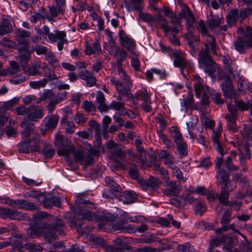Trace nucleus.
<instances>
[{
  "label": "nucleus",
  "mask_w": 252,
  "mask_h": 252,
  "mask_svg": "<svg viewBox=\"0 0 252 252\" xmlns=\"http://www.w3.org/2000/svg\"><path fill=\"white\" fill-rule=\"evenodd\" d=\"M79 77L86 81L87 86L92 87L96 83V79L93 76V73L88 70H83L79 73Z\"/></svg>",
  "instance_id": "f3484780"
},
{
  "label": "nucleus",
  "mask_w": 252,
  "mask_h": 252,
  "mask_svg": "<svg viewBox=\"0 0 252 252\" xmlns=\"http://www.w3.org/2000/svg\"><path fill=\"white\" fill-rule=\"evenodd\" d=\"M73 154V156L76 160L80 163L84 165H91L94 163V158L90 155L86 153L82 149H77L70 152Z\"/></svg>",
  "instance_id": "0eeeda50"
},
{
  "label": "nucleus",
  "mask_w": 252,
  "mask_h": 252,
  "mask_svg": "<svg viewBox=\"0 0 252 252\" xmlns=\"http://www.w3.org/2000/svg\"><path fill=\"white\" fill-rule=\"evenodd\" d=\"M117 71L119 76L126 82L127 86L132 85V81L129 76L124 70L122 66H117Z\"/></svg>",
  "instance_id": "c03bdc74"
},
{
  "label": "nucleus",
  "mask_w": 252,
  "mask_h": 252,
  "mask_svg": "<svg viewBox=\"0 0 252 252\" xmlns=\"http://www.w3.org/2000/svg\"><path fill=\"white\" fill-rule=\"evenodd\" d=\"M127 54L124 49L119 47L114 56L117 61V66H122V63L126 61Z\"/></svg>",
  "instance_id": "f704fd0d"
},
{
  "label": "nucleus",
  "mask_w": 252,
  "mask_h": 252,
  "mask_svg": "<svg viewBox=\"0 0 252 252\" xmlns=\"http://www.w3.org/2000/svg\"><path fill=\"white\" fill-rule=\"evenodd\" d=\"M236 187V184H233V185H232V187H228L226 189H221V192L219 194H218L217 198H218L219 202L223 205H227L229 195V192L233 190Z\"/></svg>",
  "instance_id": "4be33fe9"
},
{
  "label": "nucleus",
  "mask_w": 252,
  "mask_h": 252,
  "mask_svg": "<svg viewBox=\"0 0 252 252\" xmlns=\"http://www.w3.org/2000/svg\"><path fill=\"white\" fill-rule=\"evenodd\" d=\"M245 35L246 38L245 42L247 47H252V29L248 28Z\"/></svg>",
  "instance_id": "774afa93"
},
{
  "label": "nucleus",
  "mask_w": 252,
  "mask_h": 252,
  "mask_svg": "<svg viewBox=\"0 0 252 252\" xmlns=\"http://www.w3.org/2000/svg\"><path fill=\"white\" fill-rule=\"evenodd\" d=\"M229 229L232 230L234 232L237 233L241 235L243 238H245L244 235L239 232V231L238 229L235 228L234 224H230L227 225L223 226L220 228L217 229L216 230V232L217 234H219L222 233L226 231H227Z\"/></svg>",
  "instance_id": "09e8293b"
},
{
  "label": "nucleus",
  "mask_w": 252,
  "mask_h": 252,
  "mask_svg": "<svg viewBox=\"0 0 252 252\" xmlns=\"http://www.w3.org/2000/svg\"><path fill=\"white\" fill-rule=\"evenodd\" d=\"M130 58L131 59V65L135 70L138 71L140 69V62L138 60V55L135 52L131 53Z\"/></svg>",
  "instance_id": "3c124183"
},
{
  "label": "nucleus",
  "mask_w": 252,
  "mask_h": 252,
  "mask_svg": "<svg viewBox=\"0 0 252 252\" xmlns=\"http://www.w3.org/2000/svg\"><path fill=\"white\" fill-rule=\"evenodd\" d=\"M5 203L19 209L30 210H37L38 209L37 206L25 200H15L11 199H6Z\"/></svg>",
  "instance_id": "1a4fd4ad"
},
{
  "label": "nucleus",
  "mask_w": 252,
  "mask_h": 252,
  "mask_svg": "<svg viewBox=\"0 0 252 252\" xmlns=\"http://www.w3.org/2000/svg\"><path fill=\"white\" fill-rule=\"evenodd\" d=\"M48 83L47 78H43L38 81H31L30 82V86L34 89H38L40 88L45 87Z\"/></svg>",
  "instance_id": "603ef678"
},
{
  "label": "nucleus",
  "mask_w": 252,
  "mask_h": 252,
  "mask_svg": "<svg viewBox=\"0 0 252 252\" xmlns=\"http://www.w3.org/2000/svg\"><path fill=\"white\" fill-rule=\"evenodd\" d=\"M171 169L172 174L176 177L177 179L179 182H185L188 180L187 177L184 176L182 171L176 165L173 166L172 168Z\"/></svg>",
  "instance_id": "a19ab883"
},
{
  "label": "nucleus",
  "mask_w": 252,
  "mask_h": 252,
  "mask_svg": "<svg viewBox=\"0 0 252 252\" xmlns=\"http://www.w3.org/2000/svg\"><path fill=\"white\" fill-rule=\"evenodd\" d=\"M238 244L237 239L235 237H227L224 242L223 249L229 252H237V250L234 248L233 246Z\"/></svg>",
  "instance_id": "c756f323"
},
{
  "label": "nucleus",
  "mask_w": 252,
  "mask_h": 252,
  "mask_svg": "<svg viewBox=\"0 0 252 252\" xmlns=\"http://www.w3.org/2000/svg\"><path fill=\"white\" fill-rule=\"evenodd\" d=\"M101 53V46L97 41L94 42L92 45H85V53L87 55L93 54L99 55Z\"/></svg>",
  "instance_id": "b1692460"
},
{
  "label": "nucleus",
  "mask_w": 252,
  "mask_h": 252,
  "mask_svg": "<svg viewBox=\"0 0 252 252\" xmlns=\"http://www.w3.org/2000/svg\"><path fill=\"white\" fill-rule=\"evenodd\" d=\"M187 18V25L189 33L186 35V37L188 40V44L192 47L193 44L191 40L192 38H193V35L192 33V30H193L192 25L195 22V18L193 15H191L190 17Z\"/></svg>",
  "instance_id": "a878e982"
},
{
  "label": "nucleus",
  "mask_w": 252,
  "mask_h": 252,
  "mask_svg": "<svg viewBox=\"0 0 252 252\" xmlns=\"http://www.w3.org/2000/svg\"><path fill=\"white\" fill-rule=\"evenodd\" d=\"M227 239V236L223 235L220 237H216V238L212 239L210 243L209 249L213 250L215 247H218L221 243L225 242Z\"/></svg>",
  "instance_id": "de8ad7c7"
},
{
  "label": "nucleus",
  "mask_w": 252,
  "mask_h": 252,
  "mask_svg": "<svg viewBox=\"0 0 252 252\" xmlns=\"http://www.w3.org/2000/svg\"><path fill=\"white\" fill-rule=\"evenodd\" d=\"M170 132H171L172 137L176 144L184 141L182 135L177 126H172L171 128Z\"/></svg>",
  "instance_id": "79ce46f5"
},
{
  "label": "nucleus",
  "mask_w": 252,
  "mask_h": 252,
  "mask_svg": "<svg viewBox=\"0 0 252 252\" xmlns=\"http://www.w3.org/2000/svg\"><path fill=\"white\" fill-rule=\"evenodd\" d=\"M46 59L48 61L50 65L55 68L60 67V63L58 60L56 58L55 56L50 50L49 53L46 55Z\"/></svg>",
  "instance_id": "a18cd8bd"
},
{
  "label": "nucleus",
  "mask_w": 252,
  "mask_h": 252,
  "mask_svg": "<svg viewBox=\"0 0 252 252\" xmlns=\"http://www.w3.org/2000/svg\"><path fill=\"white\" fill-rule=\"evenodd\" d=\"M193 77V81L194 82L193 85L196 96L199 97L201 95L208 93L207 89L210 88L204 84L202 79L199 75H195Z\"/></svg>",
  "instance_id": "9b49d317"
},
{
  "label": "nucleus",
  "mask_w": 252,
  "mask_h": 252,
  "mask_svg": "<svg viewBox=\"0 0 252 252\" xmlns=\"http://www.w3.org/2000/svg\"><path fill=\"white\" fill-rule=\"evenodd\" d=\"M125 105L124 102L112 101L109 105V109H114L116 111H122L125 110Z\"/></svg>",
  "instance_id": "bf43d9fd"
},
{
  "label": "nucleus",
  "mask_w": 252,
  "mask_h": 252,
  "mask_svg": "<svg viewBox=\"0 0 252 252\" xmlns=\"http://www.w3.org/2000/svg\"><path fill=\"white\" fill-rule=\"evenodd\" d=\"M43 115V109L41 107L30 106L28 108L27 117L30 121L36 122Z\"/></svg>",
  "instance_id": "f8f14e48"
},
{
  "label": "nucleus",
  "mask_w": 252,
  "mask_h": 252,
  "mask_svg": "<svg viewBox=\"0 0 252 252\" xmlns=\"http://www.w3.org/2000/svg\"><path fill=\"white\" fill-rule=\"evenodd\" d=\"M55 5L49 7L50 15L53 17H57L65 12L66 0H54Z\"/></svg>",
  "instance_id": "ddd939ff"
},
{
  "label": "nucleus",
  "mask_w": 252,
  "mask_h": 252,
  "mask_svg": "<svg viewBox=\"0 0 252 252\" xmlns=\"http://www.w3.org/2000/svg\"><path fill=\"white\" fill-rule=\"evenodd\" d=\"M52 95V93L51 92L48 91L46 92L43 94L42 97L40 98V100L36 102L37 103H39L41 101L50 98V100L48 105V110L49 113H51L54 109L56 105L59 103L62 100L56 96H54L51 97Z\"/></svg>",
  "instance_id": "4468645a"
},
{
  "label": "nucleus",
  "mask_w": 252,
  "mask_h": 252,
  "mask_svg": "<svg viewBox=\"0 0 252 252\" xmlns=\"http://www.w3.org/2000/svg\"><path fill=\"white\" fill-rule=\"evenodd\" d=\"M171 19L170 23L173 26H169L168 22L162 17L159 18V23L160 24L161 28L164 32H171L178 33L181 31L182 28L180 26V18L174 13H171L170 17Z\"/></svg>",
  "instance_id": "20e7f679"
},
{
  "label": "nucleus",
  "mask_w": 252,
  "mask_h": 252,
  "mask_svg": "<svg viewBox=\"0 0 252 252\" xmlns=\"http://www.w3.org/2000/svg\"><path fill=\"white\" fill-rule=\"evenodd\" d=\"M143 0H124V4L127 11L141 10Z\"/></svg>",
  "instance_id": "412c9836"
},
{
  "label": "nucleus",
  "mask_w": 252,
  "mask_h": 252,
  "mask_svg": "<svg viewBox=\"0 0 252 252\" xmlns=\"http://www.w3.org/2000/svg\"><path fill=\"white\" fill-rule=\"evenodd\" d=\"M159 181L157 178L150 177L149 180V185L150 189L156 190L158 189V184Z\"/></svg>",
  "instance_id": "e2e57ef3"
},
{
  "label": "nucleus",
  "mask_w": 252,
  "mask_h": 252,
  "mask_svg": "<svg viewBox=\"0 0 252 252\" xmlns=\"http://www.w3.org/2000/svg\"><path fill=\"white\" fill-rule=\"evenodd\" d=\"M115 246L108 245L106 247V251L107 252H123L124 247L123 246V241L120 238H117L113 240Z\"/></svg>",
  "instance_id": "cd10ccee"
},
{
  "label": "nucleus",
  "mask_w": 252,
  "mask_h": 252,
  "mask_svg": "<svg viewBox=\"0 0 252 252\" xmlns=\"http://www.w3.org/2000/svg\"><path fill=\"white\" fill-rule=\"evenodd\" d=\"M30 58L31 53L28 52H26L16 57V59L20 61L21 64L23 67H25L28 61L30 59Z\"/></svg>",
  "instance_id": "6e6d98bb"
},
{
  "label": "nucleus",
  "mask_w": 252,
  "mask_h": 252,
  "mask_svg": "<svg viewBox=\"0 0 252 252\" xmlns=\"http://www.w3.org/2000/svg\"><path fill=\"white\" fill-rule=\"evenodd\" d=\"M207 91L213 100L215 101L216 104L221 105L223 103V99L220 97V94L217 93L216 91L211 88H208Z\"/></svg>",
  "instance_id": "37998d69"
},
{
  "label": "nucleus",
  "mask_w": 252,
  "mask_h": 252,
  "mask_svg": "<svg viewBox=\"0 0 252 252\" xmlns=\"http://www.w3.org/2000/svg\"><path fill=\"white\" fill-rule=\"evenodd\" d=\"M148 226L145 224H142L138 227H133L130 226V229H128V231L130 233H136L138 232L139 233H143L148 229Z\"/></svg>",
  "instance_id": "052dcab7"
},
{
  "label": "nucleus",
  "mask_w": 252,
  "mask_h": 252,
  "mask_svg": "<svg viewBox=\"0 0 252 252\" xmlns=\"http://www.w3.org/2000/svg\"><path fill=\"white\" fill-rule=\"evenodd\" d=\"M177 149L181 155L186 156L188 154L187 144L184 141L176 144Z\"/></svg>",
  "instance_id": "13d9d810"
},
{
  "label": "nucleus",
  "mask_w": 252,
  "mask_h": 252,
  "mask_svg": "<svg viewBox=\"0 0 252 252\" xmlns=\"http://www.w3.org/2000/svg\"><path fill=\"white\" fill-rule=\"evenodd\" d=\"M223 23V20L221 18L217 16H213L207 21V26L211 30L213 31L220 27Z\"/></svg>",
  "instance_id": "e433bc0d"
},
{
  "label": "nucleus",
  "mask_w": 252,
  "mask_h": 252,
  "mask_svg": "<svg viewBox=\"0 0 252 252\" xmlns=\"http://www.w3.org/2000/svg\"><path fill=\"white\" fill-rule=\"evenodd\" d=\"M206 211V207L205 203L202 201H197L194 210L195 213L201 216Z\"/></svg>",
  "instance_id": "4d7b16f0"
},
{
  "label": "nucleus",
  "mask_w": 252,
  "mask_h": 252,
  "mask_svg": "<svg viewBox=\"0 0 252 252\" xmlns=\"http://www.w3.org/2000/svg\"><path fill=\"white\" fill-rule=\"evenodd\" d=\"M139 96L141 97L143 101V103L141 105L142 108L147 112L151 111L152 110L151 101L150 100V95L147 90H142L141 94H139Z\"/></svg>",
  "instance_id": "a211bd4d"
},
{
  "label": "nucleus",
  "mask_w": 252,
  "mask_h": 252,
  "mask_svg": "<svg viewBox=\"0 0 252 252\" xmlns=\"http://www.w3.org/2000/svg\"><path fill=\"white\" fill-rule=\"evenodd\" d=\"M173 56L175 58L173 63L175 66L183 69L189 65V62L186 59L185 55L181 52L178 51L173 52Z\"/></svg>",
  "instance_id": "2eb2a0df"
},
{
  "label": "nucleus",
  "mask_w": 252,
  "mask_h": 252,
  "mask_svg": "<svg viewBox=\"0 0 252 252\" xmlns=\"http://www.w3.org/2000/svg\"><path fill=\"white\" fill-rule=\"evenodd\" d=\"M135 198L133 194L130 191H126L123 193L121 199L126 204H129L134 202Z\"/></svg>",
  "instance_id": "5fc2aeb1"
},
{
  "label": "nucleus",
  "mask_w": 252,
  "mask_h": 252,
  "mask_svg": "<svg viewBox=\"0 0 252 252\" xmlns=\"http://www.w3.org/2000/svg\"><path fill=\"white\" fill-rule=\"evenodd\" d=\"M15 38L18 41L19 44L28 45V42L26 39L21 40V38L30 37L31 35L30 32L23 29H16L15 32Z\"/></svg>",
  "instance_id": "6ab92c4d"
},
{
  "label": "nucleus",
  "mask_w": 252,
  "mask_h": 252,
  "mask_svg": "<svg viewBox=\"0 0 252 252\" xmlns=\"http://www.w3.org/2000/svg\"><path fill=\"white\" fill-rule=\"evenodd\" d=\"M222 91L225 95L228 97H231L234 93L231 81L230 78L226 77L222 83Z\"/></svg>",
  "instance_id": "c85d7f7f"
},
{
  "label": "nucleus",
  "mask_w": 252,
  "mask_h": 252,
  "mask_svg": "<svg viewBox=\"0 0 252 252\" xmlns=\"http://www.w3.org/2000/svg\"><path fill=\"white\" fill-rule=\"evenodd\" d=\"M227 108L229 114H226L225 116L227 123V128L229 130L233 132H235L238 130V126L235 121H236L237 116V111L235 107L228 104Z\"/></svg>",
  "instance_id": "423d86ee"
},
{
  "label": "nucleus",
  "mask_w": 252,
  "mask_h": 252,
  "mask_svg": "<svg viewBox=\"0 0 252 252\" xmlns=\"http://www.w3.org/2000/svg\"><path fill=\"white\" fill-rule=\"evenodd\" d=\"M86 237L91 242H93L96 246L100 247H105L106 249L107 246H106L105 242L101 237L93 234H88Z\"/></svg>",
  "instance_id": "ea45409f"
},
{
  "label": "nucleus",
  "mask_w": 252,
  "mask_h": 252,
  "mask_svg": "<svg viewBox=\"0 0 252 252\" xmlns=\"http://www.w3.org/2000/svg\"><path fill=\"white\" fill-rule=\"evenodd\" d=\"M121 45L126 48L130 53L135 52V48L136 44L134 40L129 36H126L125 38H122L120 40Z\"/></svg>",
  "instance_id": "393cba45"
},
{
  "label": "nucleus",
  "mask_w": 252,
  "mask_h": 252,
  "mask_svg": "<svg viewBox=\"0 0 252 252\" xmlns=\"http://www.w3.org/2000/svg\"><path fill=\"white\" fill-rule=\"evenodd\" d=\"M41 68V63L40 62H35L28 69V73L31 75H36L41 74L39 69Z\"/></svg>",
  "instance_id": "49530a36"
},
{
  "label": "nucleus",
  "mask_w": 252,
  "mask_h": 252,
  "mask_svg": "<svg viewBox=\"0 0 252 252\" xmlns=\"http://www.w3.org/2000/svg\"><path fill=\"white\" fill-rule=\"evenodd\" d=\"M181 106L183 107L182 111H187V109H192L194 107V99L192 94H189L188 97L184 99L181 103Z\"/></svg>",
  "instance_id": "58836bf2"
},
{
  "label": "nucleus",
  "mask_w": 252,
  "mask_h": 252,
  "mask_svg": "<svg viewBox=\"0 0 252 252\" xmlns=\"http://www.w3.org/2000/svg\"><path fill=\"white\" fill-rule=\"evenodd\" d=\"M42 153L46 158H52L55 153V150L50 147L48 143H44V147Z\"/></svg>",
  "instance_id": "8fccbe9b"
},
{
  "label": "nucleus",
  "mask_w": 252,
  "mask_h": 252,
  "mask_svg": "<svg viewBox=\"0 0 252 252\" xmlns=\"http://www.w3.org/2000/svg\"><path fill=\"white\" fill-rule=\"evenodd\" d=\"M111 84L115 85L116 89L120 95H127L129 90L124 86L122 82L118 79L114 77L110 78Z\"/></svg>",
  "instance_id": "5701e85b"
},
{
  "label": "nucleus",
  "mask_w": 252,
  "mask_h": 252,
  "mask_svg": "<svg viewBox=\"0 0 252 252\" xmlns=\"http://www.w3.org/2000/svg\"><path fill=\"white\" fill-rule=\"evenodd\" d=\"M59 117L57 115H48L44 119L45 126L47 128H55L58 123Z\"/></svg>",
  "instance_id": "7c9ffc66"
},
{
  "label": "nucleus",
  "mask_w": 252,
  "mask_h": 252,
  "mask_svg": "<svg viewBox=\"0 0 252 252\" xmlns=\"http://www.w3.org/2000/svg\"><path fill=\"white\" fill-rule=\"evenodd\" d=\"M20 125L22 130L21 131L22 140L18 145L19 152L28 154L31 149L32 152L40 153V135L34 131V124L25 120Z\"/></svg>",
  "instance_id": "f257e3e1"
},
{
  "label": "nucleus",
  "mask_w": 252,
  "mask_h": 252,
  "mask_svg": "<svg viewBox=\"0 0 252 252\" xmlns=\"http://www.w3.org/2000/svg\"><path fill=\"white\" fill-rule=\"evenodd\" d=\"M137 150L140 153L139 156H137L134 153H132L130 155L133 161L137 162H140L143 165L147 163L146 156L145 154V150L144 148L141 145L136 146Z\"/></svg>",
  "instance_id": "aec40b11"
},
{
  "label": "nucleus",
  "mask_w": 252,
  "mask_h": 252,
  "mask_svg": "<svg viewBox=\"0 0 252 252\" xmlns=\"http://www.w3.org/2000/svg\"><path fill=\"white\" fill-rule=\"evenodd\" d=\"M223 62L225 64L229 73L232 74L233 73V69L234 67L232 61L228 57H224L223 58Z\"/></svg>",
  "instance_id": "338daca9"
},
{
  "label": "nucleus",
  "mask_w": 252,
  "mask_h": 252,
  "mask_svg": "<svg viewBox=\"0 0 252 252\" xmlns=\"http://www.w3.org/2000/svg\"><path fill=\"white\" fill-rule=\"evenodd\" d=\"M222 126L221 124L219 125L216 130H213L212 138L214 146L217 151L223 156L226 154V151L224 150L222 145L220 142V138L221 136L222 133Z\"/></svg>",
  "instance_id": "9d476101"
},
{
  "label": "nucleus",
  "mask_w": 252,
  "mask_h": 252,
  "mask_svg": "<svg viewBox=\"0 0 252 252\" xmlns=\"http://www.w3.org/2000/svg\"><path fill=\"white\" fill-rule=\"evenodd\" d=\"M131 225H126L125 222L116 223L113 225L112 228L115 231L120 230L122 232L129 233L128 229H130Z\"/></svg>",
  "instance_id": "864d4df0"
},
{
  "label": "nucleus",
  "mask_w": 252,
  "mask_h": 252,
  "mask_svg": "<svg viewBox=\"0 0 252 252\" xmlns=\"http://www.w3.org/2000/svg\"><path fill=\"white\" fill-rule=\"evenodd\" d=\"M64 224L62 220L57 218H54L52 224L46 226L47 228L50 231L56 232L61 235L64 228Z\"/></svg>",
  "instance_id": "dca6fc26"
},
{
  "label": "nucleus",
  "mask_w": 252,
  "mask_h": 252,
  "mask_svg": "<svg viewBox=\"0 0 252 252\" xmlns=\"http://www.w3.org/2000/svg\"><path fill=\"white\" fill-rule=\"evenodd\" d=\"M234 45L235 49L240 53H243L245 52V44L244 41L240 38H238L237 40L234 42Z\"/></svg>",
  "instance_id": "69168bd1"
},
{
  "label": "nucleus",
  "mask_w": 252,
  "mask_h": 252,
  "mask_svg": "<svg viewBox=\"0 0 252 252\" xmlns=\"http://www.w3.org/2000/svg\"><path fill=\"white\" fill-rule=\"evenodd\" d=\"M198 30L202 32L203 35L206 36V40L207 42L205 45L210 46L211 50L213 54L217 55V47L215 39L214 37L209 35L207 33V29L205 23L204 21L200 20L199 21Z\"/></svg>",
  "instance_id": "6e6552de"
},
{
  "label": "nucleus",
  "mask_w": 252,
  "mask_h": 252,
  "mask_svg": "<svg viewBox=\"0 0 252 252\" xmlns=\"http://www.w3.org/2000/svg\"><path fill=\"white\" fill-rule=\"evenodd\" d=\"M79 219L88 220H102L112 221L116 219V217L109 213L101 212L96 215L87 209H80L76 214Z\"/></svg>",
  "instance_id": "f03ea898"
},
{
  "label": "nucleus",
  "mask_w": 252,
  "mask_h": 252,
  "mask_svg": "<svg viewBox=\"0 0 252 252\" xmlns=\"http://www.w3.org/2000/svg\"><path fill=\"white\" fill-rule=\"evenodd\" d=\"M13 30L12 25L8 19H3L0 24V36L10 32Z\"/></svg>",
  "instance_id": "2f4dec72"
},
{
  "label": "nucleus",
  "mask_w": 252,
  "mask_h": 252,
  "mask_svg": "<svg viewBox=\"0 0 252 252\" xmlns=\"http://www.w3.org/2000/svg\"><path fill=\"white\" fill-rule=\"evenodd\" d=\"M8 218L11 220H24L27 219V215L21 211L9 209Z\"/></svg>",
  "instance_id": "4c0bfd02"
},
{
  "label": "nucleus",
  "mask_w": 252,
  "mask_h": 252,
  "mask_svg": "<svg viewBox=\"0 0 252 252\" xmlns=\"http://www.w3.org/2000/svg\"><path fill=\"white\" fill-rule=\"evenodd\" d=\"M10 70L12 75H14L19 72L21 70L19 64L15 61H11L9 63Z\"/></svg>",
  "instance_id": "680f3d73"
},
{
  "label": "nucleus",
  "mask_w": 252,
  "mask_h": 252,
  "mask_svg": "<svg viewBox=\"0 0 252 252\" xmlns=\"http://www.w3.org/2000/svg\"><path fill=\"white\" fill-rule=\"evenodd\" d=\"M26 248L30 252H42V248L40 245L33 243H28L25 246Z\"/></svg>",
  "instance_id": "0e129e2a"
},
{
  "label": "nucleus",
  "mask_w": 252,
  "mask_h": 252,
  "mask_svg": "<svg viewBox=\"0 0 252 252\" xmlns=\"http://www.w3.org/2000/svg\"><path fill=\"white\" fill-rule=\"evenodd\" d=\"M238 150L240 151V163L242 166V168L243 170L246 171L247 170L246 166V163L245 161L244 160V159L248 158L250 159L251 158V152L249 149V148L247 146L245 147L244 148V152L245 154L242 151L240 148L238 149Z\"/></svg>",
  "instance_id": "473e14b6"
},
{
  "label": "nucleus",
  "mask_w": 252,
  "mask_h": 252,
  "mask_svg": "<svg viewBox=\"0 0 252 252\" xmlns=\"http://www.w3.org/2000/svg\"><path fill=\"white\" fill-rule=\"evenodd\" d=\"M55 144L62 145V148L58 151L59 156H67L70 152L74 150L75 147L70 140L67 138H63L60 132H58L55 135Z\"/></svg>",
  "instance_id": "39448f33"
},
{
  "label": "nucleus",
  "mask_w": 252,
  "mask_h": 252,
  "mask_svg": "<svg viewBox=\"0 0 252 252\" xmlns=\"http://www.w3.org/2000/svg\"><path fill=\"white\" fill-rule=\"evenodd\" d=\"M218 174L222 184L221 189H226L228 187H232L233 184H235V183L233 182H229L228 175L224 170L220 169Z\"/></svg>",
  "instance_id": "bb28decb"
},
{
  "label": "nucleus",
  "mask_w": 252,
  "mask_h": 252,
  "mask_svg": "<svg viewBox=\"0 0 252 252\" xmlns=\"http://www.w3.org/2000/svg\"><path fill=\"white\" fill-rule=\"evenodd\" d=\"M198 60L200 63L204 66L205 72L213 77L216 71L217 65L209 53V47L207 45H205V47L200 51Z\"/></svg>",
  "instance_id": "7ed1b4c3"
},
{
  "label": "nucleus",
  "mask_w": 252,
  "mask_h": 252,
  "mask_svg": "<svg viewBox=\"0 0 252 252\" xmlns=\"http://www.w3.org/2000/svg\"><path fill=\"white\" fill-rule=\"evenodd\" d=\"M166 185L167 187V189L164 192L165 194L174 195L178 192L179 190V186L177 185L175 181L168 180L166 182Z\"/></svg>",
  "instance_id": "c9c22d12"
},
{
  "label": "nucleus",
  "mask_w": 252,
  "mask_h": 252,
  "mask_svg": "<svg viewBox=\"0 0 252 252\" xmlns=\"http://www.w3.org/2000/svg\"><path fill=\"white\" fill-rule=\"evenodd\" d=\"M43 232L42 228L36 226H32L27 230L28 236L31 238H37L40 236Z\"/></svg>",
  "instance_id": "72a5a7b5"
}]
</instances>
